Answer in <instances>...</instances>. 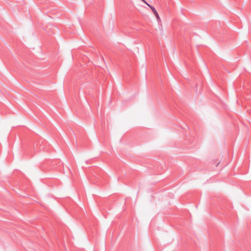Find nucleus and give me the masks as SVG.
Segmentation results:
<instances>
[{"instance_id":"f257e3e1","label":"nucleus","mask_w":251,"mask_h":251,"mask_svg":"<svg viewBox=\"0 0 251 251\" xmlns=\"http://www.w3.org/2000/svg\"><path fill=\"white\" fill-rule=\"evenodd\" d=\"M219 163H220V162H218L216 166H217L218 165V164H219Z\"/></svg>"}]
</instances>
